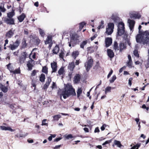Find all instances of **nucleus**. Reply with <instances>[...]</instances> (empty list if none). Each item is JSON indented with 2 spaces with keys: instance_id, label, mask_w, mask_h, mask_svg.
<instances>
[{
  "instance_id": "nucleus-21",
  "label": "nucleus",
  "mask_w": 149,
  "mask_h": 149,
  "mask_svg": "<svg viewBox=\"0 0 149 149\" xmlns=\"http://www.w3.org/2000/svg\"><path fill=\"white\" fill-rule=\"evenodd\" d=\"M111 18L115 23H118L119 22V17L113 15L111 16Z\"/></svg>"
},
{
  "instance_id": "nucleus-1",
  "label": "nucleus",
  "mask_w": 149,
  "mask_h": 149,
  "mask_svg": "<svg viewBox=\"0 0 149 149\" xmlns=\"http://www.w3.org/2000/svg\"><path fill=\"white\" fill-rule=\"evenodd\" d=\"M141 26L139 25L138 28L139 33L140 34H138L136 37V40L137 42L142 43L144 45L147 44L149 40V31H146L144 32L141 33L140 30Z\"/></svg>"
},
{
  "instance_id": "nucleus-44",
  "label": "nucleus",
  "mask_w": 149,
  "mask_h": 149,
  "mask_svg": "<svg viewBox=\"0 0 149 149\" xmlns=\"http://www.w3.org/2000/svg\"><path fill=\"white\" fill-rule=\"evenodd\" d=\"M87 50L88 52L92 53L93 52L94 50L91 47H89L87 48Z\"/></svg>"
},
{
  "instance_id": "nucleus-45",
  "label": "nucleus",
  "mask_w": 149,
  "mask_h": 149,
  "mask_svg": "<svg viewBox=\"0 0 149 149\" xmlns=\"http://www.w3.org/2000/svg\"><path fill=\"white\" fill-rule=\"evenodd\" d=\"M26 60V59L20 56L19 57V62L20 63H24Z\"/></svg>"
},
{
  "instance_id": "nucleus-13",
  "label": "nucleus",
  "mask_w": 149,
  "mask_h": 149,
  "mask_svg": "<svg viewBox=\"0 0 149 149\" xmlns=\"http://www.w3.org/2000/svg\"><path fill=\"white\" fill-rule=\"evenodd\" d=\"M81 76L79 74H76L74 78V83L75 84H78L80 80Z\"/></svg>"
},
{
  "instance_id": "nucleus-37",
  "label": "nucleus",
  "mask_w": 149,
  "mask_h": 149,
  "mask_svg": "<svg viewBox=\"0 0 149 149\" xmlns=\"http://www.w3.org/2000/svg\"><path fill=\"white\" fill-rule=\"evenodd\" d=\"M114 144L117 145L118 147L120 148L122 146V145L120 143V141L117 140H115L114 142Z\"/></svg>"
},
{
  "instance_id": "nucleus-41",
  "label": "nucleus",
  "mask_w": 149,
  "mask_h": 149,
  "mask_svg": "<svg viewBox=\"0 0 149 149\" xmlns=\"http://www.w3.org/2000/svg\"><path fill=\"white\" fill-rule=\"evenodd\" d=\"M108 28L110 29H112L113 30L114 28V24L113 23H109L108 24Z\"/></svg>"
},
{
  "instance_id": "nucleus-22",
  "label": "nucleus",
  "mask_w": 149,
  "mask_h": 149,
  "mask_svg": "<svg viewBox=\"0 0 149 149\" xmlns=\"http://www.w3.org/2000/svg\"><path fill=\"white\" fill-rule=\"evenodd\" d=\"M26 17L25 14L23 13L21 15L19 16L18 17V19L19 20V22H22L24 20Z\"/></svg>"
},
{
  "instance_id": "nucleus-62",
  "label": "nucleus",
  "mask_w": 149,
  "mask_h": 149,
  "mask_svg": "<svg viewBox=\"0 0 149 149\" xmlns=\"http://www.w3.org/2000/svg\"><path fill=\"white\" fill-rule=\"evenodd\" d=\"M126 68V66H124L123 67H122V68H121L119 70V72L120 73H121L122 72L123 70H124L125 69V68Z\"/></svg>"
},
{
  "instance_id": "nucleus-3",
  "label": "nucleus",
  "mask_w": 149,
  "mask_h": 149,
  "mask_svg": "<svg viewBox=\"0 0 149 149\" xmlns=\"http://www.w3.org/2000/svg\"><path fill=\"white\" fill-rule=\"evenodd\" d=\"M124 24L123 22H119L118 26V31L117 36H120L124 34L125 32Z\"/></svg>"
},
{
  "instance_id": "nucleus-24",
  "label": "nucleus",
  "mask_w": 149,
  "mask_h": 149,
  "mask_svg": "<svg viewBox=\"0 0 149 149\" xmlns=\"http://www.w3.org/2000/svg\"><path fill=\"white\" fill-rule=\"evenodd\" d=\"M19 134H17L15 135V138H19V137H25V136H26V135H24L23 134H22V131L20 130H19Z\"/></svg>"
},
{
  "instance_id": "nucleus-34",
  "label": "nucleus",
  "mask_w": 149,
  "mask_h": 149,
  "mask_svg": "<svg viewBox=\"0 0 149 149\" xmlns=\"http://www.w3.org/2000/svg\"><path fill=\"white\" fill-rule=\"evenodd\" d=\"M113 49L115 50H119V47H118V44L116 41L114 42Z\"/></svg>"
},
{
  "instance_id": "nucleus-27",
  "label": "nucleus",
  "mask_w": 149,
  "mask_h": 149,
  "mask_svg": "<svg viewBox=\"0 0 149 149\" xmlns=\"http://www.w3.org/2000/svg\"><path fill=\"white\" fill-rule=\"evenodd\" d=\"M22 48L25 49L26 47L27 46V44L26 43V40L25 38H23L22 40Z\"/></svg>"
},
{
  "instance_id": "nucleus-40",
  "label": "nucleus",
  "mask_w": 149,
  "mask_h": 149,
  "mask_svg": "<svg viewBox=\"0 0 149 149\" xmlns=\"http://www.w3.org/2000/svg\"><path fill=\"white\" fill-rule=\"evenodd\" d=\"M27 67L28 68V70H31L32 69V67L33 66V65L32 64L30 63H28L27 64Z\"/></svg>"
},
{
  "instance_id": "nucleus-63",
  "label": "nucleus",
  "mask_w": 149,
  "mask_h": 149,
  "mask_svg": "<svg viewBox=\"0 0 149 149\" xmlns=\"http://www.w3.org/2000/svg\"><path fill=\"white\" fill-rule=\"evenodd\" d=\"M100 132V130L99 128L97 127H96L94 130L95 133L99 132Z\"/></svg>"
},
{
  "instance_id": "nucleus-60",
  "label": "nucleus",
  "mask_w": 149,
  "mask_h": 149,
  "mask_svg": "<svg viewBox=\"0 0 149 149\" xmlns=\"http://www.w3.org/2000/svg\"><path fill=\"white\" fill-rule=\"evenodd\" d=\"M132 80V78H130L128 80V84L130 86L132 85V82L131 81Z\"/></svg>"
},
{
  "instance_id": "nucleus-18",
  "label": "nucleus",
  "mask_w": 149,
  "mask_h": 149,
  "mask_svg": "<svg viewBox=\"0 0 149 149\" xmlns=\"http://www.w3.org/2000/svg\"><path fill=\"white\" fill-rule=\"evenodd\" d=\"M0 129L2 130H9L11 132H14L15 131V130L12 129L10 127H6L5 126H2L0 127Z\"/></svg>"
},
{
  "instance_id": "nucleus-4",
  "label": "nucleus",
  "mask_w": 149,
  "mask_h": 149,
  "mask_svg": "<svg viewBox=\"0 0 149 149\" xmlns=\"http://www.w3.org/2000/svg\"><path fill=\"white\" fill-rule=\"evenodd\" d=\"M93 63V60L91 57L88 58V61L84 64V66L87 72H88L92 67Z\"/></svg>"
},
{
  "instance_id": "nucleus-17",
  "label": "nucleus",
  "mask_w": 149,
  "mask_h": 149,
  "mask_svg": "<svg viewBox=\"0 0 149 149\" xmlns=\"http://www.w3.org/2000/svg\"><path fill=\"white\" fill-rule=\"evenodd\" d=\"M107 53L108 56L110 58H112L114 56V54L113 51L110 49H108L107 50Z\"/></svg>"
},
{
  "instance_id": "nucleus-28",
  "label": "nucleus",
  "mask_w": 149,
  "mask_h": 149,
  "mask_svg": "<svg viewBox=\"0 0 149 149\" xmlns=\"http://www.w3.org/2000/svg\"><path fill=\"white\" fill-rule=\"evenodd\" d=\"M1 91L4 93H6L8 91V88L2 85H1Z\"/></svg>"
},
{
  "instance_id": "nucleus-16",
  "label": "nucleus",
  "mask_w": 149,
  "mask_h": 149,
  "mask_svg": "<svg viewBox=\"0 0 149 149\" xmlns=\"http://www.w3.org/2000/svg\"><path fill=\"white\" fill-rule=\"evenodd\" d=\"M52 81L51 79L49 77H48L47 79V81H46V84L44 85L43 87V89L44 90H46L48 88L50 82Z\"/></svg>"
},
{
  "instance_id": "nucleus-7",
  "label": "nucleus",
  "mask_w": 149,
  "mask_h": 149,
  "mask_svg": "<svg viewBox=\"0 0 149 149\" xmlns=\"http://www.w3.org/2000/svg\"><path fill=\"white\" fill-rule=\"evenodd\" d=\"M3 20L4 22L9 25L15 24L14 19L13 18H4Z\"/></svg>"
},
{
  "instance_id": "nucleus-56",
  "label": "nucleus",
  "mask_w": 149,
  "mask_h": 149,
  "mask_svg": "<svg viewBox=\"0 0 149 149\" xmlns=\"http://www.w3.org/2000/svg\"><path fill=\"white\" fill-rule=\"evenodd\" d=\"M20 72V70L19 69H16L15 70L14 72L13 73L14 74H19Z\"/></svg>"
},
{
  "instance_id": "nucleus-29",
  "label": "nucleus",
  "mask_w": 149,
  "mask_h": 149,
  "mask_svg": "<svg viewBox=\"0 0 149 149\" xmlns=\"http://www.w3.org/2000/svg\"><path fill=\"white\" fill-rule=\"evenodd\" d=\"M88 43V41L87 40L83 41L80 45V47L82 49H84V46L86 45Z\"/></svg>"
},
{
  "instance_id": "nucleus-35",
  "label": "nucleus",
  "mask_w": 149,
  "mask_h": 149,
  "mask_svg": "<svg viewBox=\"0 0 149 149\" xmlns=\"http://www.w3.org/2000/svg\"><path fill=\"white\" fill-rule=\"evenodd\" d=\"M45 75L43 74H41L40 77V80L41 82H43L45 81Z\"/></svg>"
},
{
  "instance_id": "nucleus-42",
  "label": "nucleus",
  "mask_w": 149,
  "mask_h": 149,
  "mask_svg": "<svg viewBox=\"0 0 149 149\" xmlns=\"http://www.w3.org/2000/svg\"><path fill=\"white\" fill-rule=\"evenodd\" d=\"M104 22L103 21H101L100 22V24L99 26L97 27V29H98L99 30L101 28H103L104 27Z\"/></svg>"
},
{
  "instance_id": "nucleus-12",
  "label": "nucleus",
  "mask_w": 149,
  "mask_h": 149,
  "mask_svg": "<svg viewBox=\"0 0 149 149\" xmlns=\"http://www.w3.org/2000/svg\"><path fill=\"white\" fill-rule=\"evenodd\" d=\"M112 39L111 38H107L105 39L106 47H108L112 43Z\"/></svg>"
},
{
  "instance_id": "nucleus-55",
  "label": "nucleus",
  "mask_w": 149,
  "mask_h": 149,
  "mask_svg": "<svg viewBox=\"0 0 149 149\" xmlns=\"http://www.w3.org/2000/svg\"><path fill=\"white\" fill-rule=\"evenodd\" d=\"M36 74V70H34L31 74V76L32 77L35 76Z\"/></svg>"
},
{
  "instance_id": "nucleus-33",
  "label": "nucleus",
  "mask_w": 149,
  "mask_h": 149,
  "mask_svg": "<svg viewBox=\"0 0 149 149\" xmlns=\"http://www.w3.org/2000/svg\"><path fill=\"white\" fill-rule=\"evenodd\" d=\"M38 29L39 30L40 34L42 37L44 38L45 35L44 31L40 28H38Z\"/></svg>"
},
{
  "instance_id": "nucleus-31",
  "label": "nucleus",
  "mask_w": 149,
  "mask_h": 149,
  "mask_svg": "<svg viewBox=\"0 0 149 149\" xmlns=\"http://www.w3.org/2000/svg\"><path fill=\"white\" fill-rule=\"evenodd\" d=\"M113 30L112 29L109 28H107L106 31V33L108 35H111L113 32Z\"/></svg>"
},
{
  "instance_id": "nucleus-47",
  "label": "nucleus",
  "mask_w": 149,
  "mask_h": 149,
  "mask_svg": "<svg viewBox=\"0 0 149 149\" xmlns=\"http://www.w3.org/2000/svg\"><path fill=\"white\" fill-rule=\"evenodd\" d=\"M111 89V87L108 86V87H107L105 89V93L106 94L108 92L110 91Z\"/></svg>"
},
{
  "instance_id": "nucleus-10",
  "label": "nucleus",
  "mask_w": 149,
  "mask_h": 149,
  "mask_svg": "<svg viewBox=\"0 0 149 149\" xmlns=\"http://www.w3.org/2000/svg\"><path fill=\"white\" fill-rule=\"evenodd\" d=\"M128 23L129 24L130 29L131 31L133 30L135 24V22L133 20L128 19Z\"/></svg>"
},
{
  "instance_id": "nucleus-50",
  "label": "nucleus",
  "mask_w": 149,
  "mask_h": 149,
  "mask_svg": "<svg viewBox=\"0 0 149 149\" xmlns=\"http://www.w3.org/2000/svg\"><path fill=\"white\" fill-rule=\"evenodd\" d=\"M85 24V23L84 22H82L80 23L79 24V29H81L83 28Z\"/></svg>"
},
{
  "instance_id": "nucleus-61",
  "label": "nucleus",
  "mask_w": 149,
  "mask_h": 149,
  "mask_svg": "<svg viewBox=\"0 0 149 149\" xmlns=\"http://www.w3.org/2000/svg\"><path fill=\"white\" fill-rule=\"evenodd\" d=\"M56 87V83L54 82H53V84L51 88L53 89L54 88Z\"/></svg>"
},
{
  "instance_id": "nucleus-20",
  "label": "nucleus",
  "mask_w": 149,
  "mask_h": 149,
  "mask_svg": "<svg viewBox=\"0 0 149 149\" xmlns=\"http://www.w3.org/2000/svg\"><path fill=\"white\" fill-rule=\"evenodd\" d=\"M126 47V46L124 44V43L122 42H121L119 45V50L120 52H121L122 50Z\"/></svg>"
},
{
  "instance_id": "nucleus-26",
  "label": "nucleus",
  "mask_w": 149,
  "mask_h": 149,
  "mask_svg": "<svg viewBox=\"0 0 149 149\" xmlns=\"http://www.w3.org/2000/svg\"><path fill=\"white\" fill-rule=\"evenodd\" d=\"M14 10H12V11L7 13V17L8 18H13L12 17L15 15Z\"/></svg>"
},
{
  "instance_id": "nucleus-58",
  "label": "nucleus",
  "mask_w": 149,
  "mask_h": 149,
  "mask_svg": "<svg viewBox=\"0 0 149 149\" xmlns=\"http://www.w3.org/2000/svg\"><path fill=\"white\" fill-rule=\"evenodd\" d=\"M97 36V34H95L91 38V41H93L94 39H95Z\"/></svg>"
},
{
  "instance_id": "nucleus-46",
  "label": "nucleus",
  "mask_w": 149,
  "mask_h": 149,
  "mask_svg": "<svg viewBox=\"0 0 149 149\" xmlns=\"http://www.w3.org/2000/svg\"><path fill=\"white\" fill-rule=\"evenodd\" d=\"M134 55L137 57H139V55L138 54V51L137 50H134Z\"/></svg>"
},
{
  "instance_id": "nucleus-43",
  "label": "nucleus",
  "mask_w": 149,
  "mask_h": 149,
  "mask_svg": "<svg viewBox=\"0 0 149 149\" xmlns=\"http://www.w3.org/2000/svg\"><path fill=\"white\" fill-rule=\"evenodd\" d=\"M116 77L115 75H113L111 78V79L109 80V81L110 83H113L114 81L116 79Z\"/></svg>"
},
{
  "instance_id": "nucleus-52",
  "label": "nucleus",
  "mask_w": 149,
  "mask_h": 149,
  "mask_svg": "<svg viewBox=\"0 0 149 149\" xmlns=\"http://www.w3.org/2000/svg\"><path fill=\"white\" fill-rule=\"evenodd\" d=\"M66 139H72L73 138V136L71 134H69L65 136Z\"/></svg>"
},
{
  "instance_id": "nucleus-64",
  "label": "nucleus",
  "mask_w": 149,
  "mask_h": 149,
  "mask_svg": "<svg viewBox=\"0 0 149 149\" xmlns=\"http://www.w3.org/2000/svg\"><path fill=\"white\" fill-rule=\"evenodd\" d=\"M140 143H137L135 145V146L136 148V149H138V148L140 147Z\"/></svg>"
},
{
  "instance_id": "nucleus-15",
  "label": "nucleus",
  "mask_w": 149,
  "mask_h": 149,
  "mask_svg": "<svg viewBox=\"0 0 149 149\" xmlns=\"http://www.w3.org/2000/svg\"><path fill=\"white\" fill-rule=\"evenodd\" d=\"M52 36H48L47 38L45 41V45L52 43Z\"/></svg>"
},
{
  "instance_id": "nucleus-23",
  "label": "nucleus",
  "mask_w": 149,
  "mask_h": 149,
  "mask_svg": "<svg viewBox=\"0 0 149 149\" xmlns=\"http://www.w3.org/2000/svg\"><path fill=\"white\" fill-rule=\"evenodd\" d=\"M59 50V47L56 45L52 50L53 53L54 54H56L58 53Z\"/></svg>"
},
{
  "instance_id": "nucleus-59",
  "label": "nucleus",
  "mask_w": 149,
  "mask_h": 149,
  "mask_svg": "<svg viewBox=\"0 0 149 149\" xmlns=\"http://www.w3.org/2000/svg\"><path fill=\"white\" fill-rule=\"evenodd\" d=\"M111 140L106 141L104 143L102 144V145L104 146V145H105L106 144H108L109 143H110L111 142Z\"/></svg>"
},
{
  "instance_id": "nucleus-2",
  "label": "nucleus",
  "mask_w": 149,
  "mask_h": 149,
  "mask_svg": "<svg viewBox=\"0 0 149 149\" xmlns=\"http://www.w3.org/2000/svg\"><path fill=\"white\" fill-rule=\"evenodd\" d=\"M79 36L75 33H72L70 35V42H69V46L70 47H74L79 42Z\"/></svg>"
},
{
  "instance_id": "nucleus-30",
  "label": "nucleus",
  "mask_w": 149,
  "mask_h": 149,
  "mask_svg": "<svg viewBox=\"0 0 149 149\" xmlns=\"http://www.w3.org/2000/svg\"><path fill=\"white\" fill-rule=\"evenodd\" d=\"M6 10V9L4 8V3H1L0 4V10L2 12H4Z\"/></svg>"
},
{
  "instance_id": "nucleus-19",
  "label": "nucleus",
  "mask_w": 149,
  "mask_h": 149,
  "mask_svg": "<svg viewBox=\"0 0 149 149\" xmlns=\"http://www.w3.org/2000/svg\"><path fill=\"white\" fill-rule=\"evenodd\" d=\"M75 67V65L74 62L73 61L69 63L68 69L70 71H72Z\"/></svg>"
},
{
  "instance_id": "nucleus-51",
  "label": "nucleus",
  "mask_w": 149,
  "mask_h": 149,
  "mask_svg": "<svg viewBox=\"0 0 149 149\" xmlns=\"http://www.w3.org/2000/svg\"><path fill=\"white\" fill-rule=\"evenodd\" d=\"M64 54V53L62 50L61 51V52L59 54V56L61 58H63Z\"/></svg>"
},
{
  "instance_id": "nucleus-36",
  "label": "nucleus",
  "mask_w": 149,
  "mask_h": 149,
  "mask_svg": "<svg viewBox=\"0 0 149 149\" xmlns=\"http://www.w3.org/2000/svg\"><path fill=\"white\" fill-rule=\"evenodd\" d=\"M82 89L81 88H79L77 91V97H79L81 94L82 93Z\"/></svg>"
},
{
  "instance_id": "nucleus-14",
  "label": "nucleus",
  "mask_w": 149,
  "mask_h": 149,
  "mask_svg": "<svg viewBox=\"0 0 149 149\" xmlns=\"http://www.w3.org/2000/svg\"><path fill=\"white\" fill-rule=\"evenodd\" d=\"M51 65L52 70V73L56 72L57 70V63L55 62L52 63Z\"/></svg>"
},
{
  "instance_id": "nucleus-39",
  "label": "nucleus",
  "mask_w": 149,
  "mask_h": 149,
  "mask_svg": "<svg viewBox=\"0 0 149 149\" xmlns=\"http://www.w3.org/2000/svg\"><path fill=\"white\" fill-rule=\"evenodd\" d=\"M42 72L46 74H47L48 73V68L46 66H45L42 67Z\"/></svg>"
},
{
  "instance_id": "nucleus-54",
  "label": "nucleus",
  "mask_w": 149,
  "mask_h": 149,
  "mask_svg": "<svg viewBox=\"0 0 149 149\" xmlns=\"http://www.w3.org/2000/svg\"><path fill=\"white\" fill-rule=\"evenodd\" d=\"M72 73H73V72L71 71V72H69L68 73V77L70 79H71L72 77Z\"/></svg>"
},
{
  "instance_id": "nucleus-48",
  "label": "nucleus",
  "mask_w": 149,
  "mask_h": 149,
  "mask_svg": "<svg viewBox=\"0 0 149 149\" xmlns=\"http://www.w3.org/2000/svg\"><path fill=\"white\" fill-rule=\"evenodd\" d=\"M132 61H129L127 62V66L129 68H131L132 67Z\"/></svg>"
},
{
  "instance_id": "nucleus-11",
  "label": "nucleus",
  "mask_w": 149,
  "mask_h": 149,
  "mask_svg": "<svg viewBox=\"0 0 149 149\" xmlns=\"http://www.w3.org/2000/svg\"><path fill=\"white\" fill-rule=\"evenodd\" d=\"M14 30H13V29H11L6 34V36L8 38H11L14 34Z\"/></svg>"
},
{
  "instance_id": "nucleus-9",
  "label": "nucleus",
  "mask_w": 149,
  "mask_h": 149,
  "mask_svg": "<svg viewBox=\"0 0 149 149\" xmlns=\"http://www.w3.org/2000/svg\"><path fill=\"white\" fill-rule=\"evenodd\" d=\"M62 96H63V98L65 99L69 96V95L66 88L65 89V90L64 91H63L60 94V96L61 97Z\"/></svg>"
},
{
  "instance_id": "nucleus-8",
  "label": "nucleus",
  "mask_w": 149,
  "mask_h": 149,
  "mask_svg": "<svg viewBox=\"0 0 149 149\" xmlns=\"http://www.w3.org/2000/svg\"><path fill=\"white\" fill-rule=\"evenodd\" d=\"M130 15L131 19H139L141 17V15L140 14L134 12L130 13Z\"/></svg>"
},
{
  "instance_id": "nucleus-53",
  "label": "nucleus",
  "mask_w": 149,
  "mask_h": 149,
  "mask_svg": "<svg viewBox=\"0 0 149 149\" xmlns=\"http://www.w3.org/2000/svg\"><path fill=\"white\" fill-rule=\"evenodd\" d=\"M47 120L46 119H44L42 121V125H48L47 123H45L46 121Z\"/></svg>"
},
{
  "instance_id": "nucleus-6",
  "label": "nucleus",
  "mask_w": 149,
  "mask_h": 149,
  "mask_svg": "<svg viewBox=\"0 0 149 149\" xmlns=\"http://www.w3.org/2000/svg\"><path fill=\"white\" fill-rule=\"evenodd\" d=\"M20 43V41L17 39L15 42L13 44H10L9 47L12 50H13L17 49Z\"/></svg>"
},
{
  "instance_id": "nucleus-57",
  "label": "nucleus",
  "mask_w": 149,
  "mask_h": 149,
  "mask_svg": "<svg viewBox=\"0 0 149 149\" xmlns=\"http://www.w3.org/2000/svg\"><path fill=\"white\" fill-rule=\"evenodd\" d=\"M113 72V70L111 69L110 70V72L107 75V77L109 78L111 76V74H112Z\"/></svg>"
},
{
  "instance_id": "nucleus-32",
  "label": "nucleus",
  "mask_w": 149,
  "mask_h": 149,
  "mask_svg": "<svg viewBox=\"0 0 149 149\" xmlns=\"http://www.w3.org/2000/svg\"><path fill=\"white\" fill-rule=\"evenodd\" d=\"M61 117V116L59 114L55 115L53 117V121H58V120Z\"/></svg>"
},
{
  "instance_id": "nucleus-25",
  "label": "nucleus",
  "mask_w": 149,
  "mask_h": 149,
  "mask_svg": "<svg viewBox=\"0 0 149 149\" xmlns=\"http://www.w3.org/2000/svg\"><path fill=\"white\" fill-rule=\"evenodd\" d=\"M79 52L78 51H74L72 54V56L73 58L75 59L79 55Z\"/></svg>"
},
{
  "instance_id": "nucleus-5",
  "label": "nucleus",
  "mask_w": 149,
  "mask_h": 149,
  "mask_svg": "<svg viewBox=\"0 0 149 149\" xmlns=\"http://www.w3.org/2000/svg\"><path fill=\"white\" fill-rule=\"evenodd\" d=\"M66 88L68 91L69 96L70 95L75 96L76 95V93L75 90L72 88V86H69L66 87Z\"/></svg>"
},
{
  "instance_id": "nucleus-38",
  "label": "nucleus",
  "mask_w": 149,
  "mask_h": 149,
  "mask_svg": "<svg viewBox=\"0 0 149 149\" xmlns=\"http://www.w3.org/2000/svg\"><path fill=\"white\" fill-rule=\"evenodd\" d=\"M64 71V68L63 67H61L58 71V74L59 75L63 74Z\"/></svg>"
},
{
  "instance_id": "nucleus-49",
  "label": "nucleus",
  "mask_w": 149,
  "mask_h": 149,
  "mask_svg": "<svg viewBox=\"0 0 149 149\" xmlns=\"http://www.w3.org/2000/svg\"><path fill=\"white\" fill-rule=\"evenodd\" d=\"M26 52H24L22 53L21 57L26 59Z\"/></svg>"
}]
</instances>
